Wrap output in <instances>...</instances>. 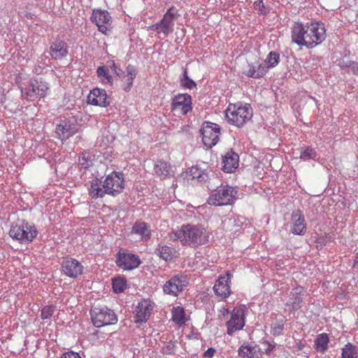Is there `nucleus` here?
Segmentation results:
<instances>
[{
    "mask_svg": "<svg viewBox=\"0 0 358 358\" xmlns=\"http://www.w3.org/2000/svg\"><path fill=\"white\" fill-rule=\"evenodd\" d=\"M326 38L323 23L315 22L306 25L295 22L292 29V40L299 45L313 48L320 44Z\"/></svg>",
    "mask_w": 358,
    "mask_h": 358,
    "instance_id": "f257e3e1",
    "label": "nucleus"
},
{
    "mask_svg": "<svg viewBox=\"0 0 358 358\" xmlns=\"http://www.w3.org/2000/svg\"><path fill=\"white\" fill-rule=\"evenodd\" d=\"M185 178L187 181L196 180L198 182H206L210 178L207 173L199 169L197 166H192L185 173Z\"/></svg>",
    "mask_w": 358,
    "mask_h": 358,
    "instance_id": "b1692460",
    "label": "nucleus"
},
{
    "mask_svg": "<svg viewBox=\"0 0 358 358\" xmlns=\"http://www.w3.org/2000/svg\"><path fill=\"white\" fill-rule=\"evenodd\" d=\"M68 54L66 43L60 38H57L50 45V55L54 59H61Z\"/></svg>",
    "mask_w": 358,
    "mask_h": 358,
    "instance_id": "412c9836",
    "label": "nucleus"
},
{
    "mask_svg": "<svg viewBox=\"0 0 358 358\" xmlns=\"http://www.w3.org/2000/svg\"><path fill=\"white\" fill-rule=\"evenodd\" d=\"M19 87L22 96L29 100L35 101L45 96L49 90V85L41 78L30 79L27 83H20Z\"/></svg>",
    "mask_w": 358,
    "mask_h": 358,
    "instance_id": "39448f33",
    "label": "nucleus"
},
{
    "mask_svg": "<svg viewBox=\"0 0 358 358\" xmlns=\"http://www.w3.org/2000/svg\"><path fill=\"white\" fill-rule=\"evenodd\" d=\"M172 110L185 115L192 110V98L187 94H178L174 97L171 104Z\"/></svg>",
    "mask_w": 358,
    "mask_h": 358,
    "instance_id": "f8f14e48",
    "label": "nucleus"
},
{
    "mask_svg": "<svg viewBox=\"0 0 358 358\" xmlns=\"http://www.w3.org/2000/svg\"><path fill=\"white\" fill-rule=\"evenodd\" d=\"M317 157V152L310 147L301 148L300 152V159L306 161L314 159Z\"/></svg>",
    "mask_w": 358,
    "mask_h": 358,
    "instance_id": "c9c22d12",
    "label": "nucleus"
},
{
    "mask_svg": "<svg viewBox=\"0 0 358 358\" xmlns=\"http://www.w3.org/2000/svg\"><path fill=\"white\" fill-rule=\"evenodd\" d=\"M172 320L177 324H182L185 322V312L182 308L178 306L173 308Z\"/></svg>",
    "mask_w": 358,
    "mask_h": 358,
    "instance_id": "e433bc0d",
    "label": "nucleus"
},
{
    "mask_svg": "<svg viewBox=\"0 0 358 358\" xmlns=\"http://www.w3.org/2000/svg\"><path fill=\"white\" fill-rule=\"evenodd\" d=\"M245 325V316L242 309H234L231 313V318L227 322V334L233 335L236 331L241 330Z\"/></svg>",
    "mask_w": 358,
    "mask_h": 358,
    "instance_id": "4468645a",
    "label": "nucleus"
},
{
    "mask_svg": "<svg viewBox=\"0 0 358 358\" xmlns=\"http://www.w3.org/2000/svg\"><path fill=\"white\" fill-rule=\"evenodd\" d=\"M354 267L358 268V255L356 257V259H355Z\"/></svg>",
    "mask_w": 358,
    "mask_h": 358,
    "instance_id": "4d7b16f0",
    "label": "nucleus"
},
{
    "mask_svg": "<svg viewBox=\"0 0 358 358\" xmlns=\"http://www.w3.org/2000/svg\"><path fill=\"white\" fill-rule=\"evenodd\" d=\"M304 346H305V345L301 342L297 343L296 345V348L299 350H303Z\"/></svg>",
    "mask_w": 358,
    "mask_h": 358,
    "instance_id": "6e6d98bb",
    "label": "nucleus"
},
{
    "mask_svg": "<svg viewBox=\"0 0 358 358\" xmlns=\"http://www.w3.org/2000/svg\"><path fill=\"white\" fill-rule=\"evenodd\" d=\"M289 303L294 310H299L302 306L303 298L301 295L290 296Z\"/></svg>",
    "mask_w": 358,
    "mask_h": 358,
    "instance_id": "a19ab883",
    "label": "nucleus"
},
{
    "mask_svg": "<svg viewBox=\"0 0 358 358\" xmlns=\"http://www.w3.org/2000/svg\"><path fill=\"white\" fill-rule=\"evenodd\" d=\"M231 275L227 273L226 275L220 276L215 282L213 289L217 296L227 298L230 294Z\"/></svg>",
    "mask_w": 358,
    "mask_h": 358,
    "instance_id": "6ab92c4d",
    "label": "nucleus"
},
{
    "mask_svg": "<svg viewBox=\"0 0 358 358\" xmlns=\"http://www.w3.org/2000/svg\"><path fill=\"white\" fill-rule=\"evenodd\" d=\"M76 131V127H72L70 125L59 124L56 127V134L62 141L68 139L73 136Z\"/></svg>",
    "mask_w": 358,
    "mask_h": 358,
    "instance_id": "c756f323",
    "label": "nucleus"
},
{
    "mask_svg": "<svg viewBox=\"0 0 358 358\" xmlns=\"http://www.w3.org/2000/svg\"><path fill=\"white\" fill-rule=\"evenodd\" d=\"M96 73L99 78L101 79V81L105 84L112 85L113 78L109 74L108 69L105 66H99L96 70Z\"/></svg>",
    "mask_w": 358,
    "mask_h": 358,
    "instance_id": "f704fd0d",
    "label": "nucleus"
},
{
    "mask_svg": "<svg viewBox=\"0 0 358 358\" xmlns=\"http://www.w3.org/2000/svg\"><path fill=\"white\" fill-rule=\"evenodd\" d=\"M180 85L187 89H192L196 87L195 82L188 77L187 69L184 70L182 77L180 78Z\"/></svg>",
    "mask_w": 358,
    "mask_h": 358,
    "instance_id": "4c0bfd02",
    "label": "nucleus"
},
{
    "mask_svg": "<svg viewBox=\"0 0 358 358\" xmlns=\"http://www.w3.org/2000/svg\"><path fill=\"white\" fill-rule=\"evenodd\" d=\"M154 172L160 178H164L171 175V167L166 162L159 160L155 164Z\"/></svg>",
    "mask_w": 358,
    "mask_h": 358,
    "instance_id": "bb28decb",
    "label": "nucleus"
},
{
    "mask_svg": "<svg viewBox=\"0 0 358 358\" xmlns=\"http://www.w3.org/2000/svg\"><path fill=\"white\" fill-rule=\"evenodd\" d=\"M62 271L66 276L76 278L82 274L83 266L76 259L66 258L62 262Z\"/></svg>",
    "mask_w": 358,
    "mask_h": 358,
    "instance_id": "ddd939ff",
    "label": "nucleus"
},
{
    "mask_svg": "<svg viewBox=\"0 0 358 358\" xmlns=\"http://www.w3.org/2000/svg\"><path fill=\"white\" fill-rule=\"evenodd\" d=\"M178 15L175 8L172 6L164 15L163 18L159 21L161 27V32L164 34V36H168L173 31L174 20L177 17Z\"/></svg>",
    "mask_w": 358,
    "mask_h": 358,
    "instance_id": "a211bd4d",
    "label": "nucleus"
},
{
    "mask_svg": "<svg viewBox=\"0 0 358 358\" xmlns=\"http://www.w3.org/2000/svg\"><path fill=\"white\" fill-rule=\"evenodd\" d=\"M131 232L140 235L142 237V239L145 241L148 240L151 236L148 224L142 221H136L134 224Z\"/></svg>",
    "mask_w": 358,
    "mask_h": 358,
    "instance_id": "393cba45",
    "label": "nucleus"
},
{
    "mask_svg": "<svg viewBox=\"0 0 358 358\" xmlns=\"http://www.w3.org/2000/svg\"><path fill=\"white\" fill-rule=\"evenodd\" d=\"M303 292V289L302 287H297L290 292V296L301 295Z\"/></svg>",
    "mask_w": 358,
    "mask_h": 358,
    "instance_id": "8fccbe9b",
    "label": "nucleus"
},
{
    "mask_svg": "<svg viewBox=\"0 0 358 358\" xmlns=\"http://www.w3.org/2000/svg\"><path fill=\"white\" fill-rule=\"evenodd\" d=\"M252 115V108L248 103L243 106L230 103L225 110V117L227 122L237 127H242L249 121Z\"/></svg>",
    "mask_w": 358,
    "mask_h": 358,
    "instance_id": "20e7f679",
    "label": "nucleus"
},
{
    "mask_svg": "<svg viewBox=\"0 0 358 358\" xmlns=\"http://www.w3.org/2000/svg\"><path fill=\"white\" fill-rule=\"evenodd\" d=\"M261 344L262 345V350H264L263 352L266 355H270L275 348V344H272L268 341H263Z\"/></svg>",
    "mask_w": 358,
    "mask_h": 358,
    "instance_id": "a18cd8bd",
    "label": "nucleus"
},
{
    "mask_svg": "<svg viewBox=\"0 0 358 358\" xmlns=\"http://www.w3.org/2000/svg\"><path fill=\"white\" fill-rule=\"evenodd\" d=\"M266 73V66L263 64L257 66L248 64V69H245L244 73L248 77L259 78L263 77Z\"/></svg>",
    "mask_w": 358,
    "mask_h": 358,
    "instance_id": "a878e982",
    "label": "nucleus"
},
{
    "mask_svg": "<svg viewBox=\"0 0 358 358\" xmlns=\"http://www.w3.org/2000/svg\"><path fill=\"white\" fill-rule=\"evenodd\" d=\"M55 307L54 306H45L41 310V317L42 320L50 319L55 313Z\"/></svg>",
    "mask_w": 358,
    "mask_h": 358,
    "instance_id": "79ce46f5",
    "label": "nucleus"
},
{
    "mask_svg": "<svg viewBox=\"0 0 358 358\" xmlns=\"http://www.w3.org/2000/svg\"><path fill=\"white\" fill-rule=\"evenodd\" d=\"M161 25H160V23L159 22H157V23H155L154 24H152V26H150L149 27V29L150 30H153V31H157L158 32H161Z\"/></svg>",
    "mask_w": 358,
    "mask_h": 358,
    "instance_id": "864d4df0",
    "label": "nucleus"
},
{
    "mask_svg": "<svg viewBox=\"0 0 358 358\" xmlns=\"http://www.w3.org/2000/svg\"><path fill=\"white\" fill-rule=\"evenodd\" d=\"M127 76H124L126 78L122 84V88L124 91L129 92L133 85V82L136 76V70L134 66L129 64L126 68Z\"/></svg>",
    "mask_w": 358,
    "mask_h": 358,
    "instance_id": "cd10ccee",
    "label": "nucleus"
},
{
    "mask_svg": "<svg viewBox=\"0 0 358 358\" xmlns=\"http://www.w3.org/2000/svg\"><path fill=\"white\" fill-rule=\"evenodd\" d=\"M284 330V323L282 321L276 322L271 324V334L273 336H278L282 334Z\"/></svg>",
    "mask_w": 358,
    "mask_h": 358,
    "instance_id": "ea45409f",
    "label": "nucleus"
},
{
    "mask_svg": "<svg viewBox=\"0 0 358 358\" xmlns=\"http://www.w3.org/2000/svg\"><path fill=\"white\" fill-rule=\"evenodd\" d=\"M141 262L139 257L131 253H118L117 265L124 270H133L137 268Z\"/></svg>",
    "mask_w": 358,
    "mask_h": 358,
    "instance_id": "dca6fc26",
    "label": "nucleus"
},
{
    "mask_svg": "<svg viewBox=\"0 0 358 358\" xmlns=\"http://www.w3.org/2000/svg\"><path fill=\"white\" fill-rule=\"evenodd\" d=\"M280 62V55L277 52L271 51L267 55L265 59V66L266 71L269 68L275 67Z\"/></svg>",
    "mask_w": 358,
    "mask_h": 358,
    "instance_id": "72a5a7b5",
    "label": "nucleus"
},
{
    "mask_svg": "<svg viewBox=\"0 0 358 358\" xmlns=\"http://www.w3.org/2000/svg\"><path fill=\"white\" fill-rule=\"evenodd\" d=\"M291 232L295 235L302 236L306 231V223L301 210H296L291 215Z\"/></svg>",
    "mask_w": 358,
    "mask_h": 358,
    "instance_id": "2eb2a0df",
    "label": "nucleus"
},
{
    "mask_svg": "<svg viewBox=\"0 0 358 358\" xmlns=\"http://www.w3.org/2000/svg\"><path fill=\"white\" fill-rule=\"evenodd\" d=\"M89 194L92 199H96L104 196L105 194H108V191H106V188L103 187L102 181L98 178H95L91 182Z\"/></svg>",
    "mask_w": 358,
    "mask_h": 358,
    "instance_id": "5701e85b",
    "label": "nucleus"
},
{
    "mask_svg": "<svg viewBox=\"0 0 358 358\" xmlns=\"http://www.w3.org/2000/svg\"><path fill=\"white\" fill-rule=\"evenodd\" d=\"M79 165L80 169L86 170L92 165V160L90 157L83 155L79 158Z\"/></svg>",
    "mask_w": 358,
    "mask_h": 358,
    "instance_id": "c03bdc74",
    "label": "nucleus"
},
{
    "mask_svg": "<svg viewBox=\"0 0 358 358\" xmlns=\"http://www.w3.org/2000/svg\"><path fill=\"white\" fill-rule=\"evenodd\" d=\"M113 67L114 73L116 74V76L121 77L122 76H124V72L120 68H117L115 63L113 62Z\"/></svg>",
    "mask_w": 358,
    "mask_h": 358,
    "instance_id": "3c124183",
    "label": "nucleus"
},
{
    "mask_svg": "<svg viewBox=\"0 0 358 358\" xmlns=\"http://www.w3.org/2000/svg\"><path fill=\"white\" fill-rule=\"evenodd\" d=\"M342 358H357L358 353L357 352L356 346L350 343H348L342 348Z\"/></svg>",
    "mask_w": 358,
    "mask_h": 358,
    "instance_id": "473e14b6",
    "label": "nucleus"
},
{
    "mask_svg": "<svg viewBox=\"0 0 358 358\" xmlns=\"http://www.w3.org/2000/svg\"><path fill=\"white\" fill-rule=\"evenodd\" d=\"M125 281L120 278H117L113 280V289L115 293H121L125 289Z\"/></svg>",
    "mask_w": 358,
    "mask_h": 358,
    "instance_id": "58836bf2",
    "label": "nucleus"
},
{
    "mask_svg": "<svg viewBox=\"0 0 358 358\" xmlns=\"http://www.w3.org/2000/svg\"><path fill=\"white\" fill-rule=\"evenodd\" d=\"M238 355L241 358H259L255 348L248 343H243L239 347Z\"/></svg>",
    "mask_w": 358,
    "mask_h": 358,
    "instance_id": "2f4dec72",
    "label": "nucleus"
},
{
    "mask_svg": "<svg viewBox=\"0 0 358 358\" xmlns=\"http://www.w3.org/2000/svg\"><path fill=\"white\" fill-rule=\"evenodd\" d=\"M91 21L97 26L98 30L102 34L108 35L111 32V16L107 10H93Z\"/></svg>",
    "mask_w": 358,
    "mask_h": 358,
    "instance_id": "1a4fd4ad",
    "label": "nucleus"
},
{
    "mask_svg": "<svg viewBox=\"0 0 358 358\" xmlns=\"http://www.w3.org/2000/svg\"><path fill=\"white\" fill-rule=\"evenodd\" d=\"M185 276L176 275L169 279L163 286L164 292L169 295L178 296L187 285Z\"/></svg>",
    "mask_w": 358,
    "mask_h": 358,
    "instance_id": "9b49d317",
    "label": "nucleus"
},
{
    "mask_svg": "<svg viewBox=\"0 0 358 358\" xmlns=\"http://www.w3.org/2000/svg\"><path fill=\"white\" fill-rule=\"evenodd\" d=\"M61 358H81L78 353L71 351L65 352Z\"/></svg>",
    "mask_w": 358,
    "mask_h": 358,
    "instance_id": "49530a36",
    "label": "nucleus"
},
{
    "mask_svg": "<svg viewBox=\"0 0 358 358\" xmlns=\"http://www.w3.org/2000/svg\"><path fill=\"white\" fill-rule=\"evenodd\" d=\"M220 184V179L212 175V178L208 181V187L210 190L215 191L208 199L210 205L220 206L231 204L236 199L237 191L235 188L228 185L218 188L217 185Z\"/></svg>",
    "mask_w": 358,
    "mask_h": 358,
    "instance_id": "7ed1b4c3",
    "label": "nucleus"
},
{
    "mask_svg": "<svg viewBox=\"0 0 358 358\" xmlns=\"http://www.w3.org/2000/svg\"><path fill=\"white\" fill-rule=\"evenodd\" d=\"M173 241H178L182 245L196 248L208 242V234L201 225L184 224L180 229L173 230L169 234Z\"/></svg>",
    "mask_w": 358,
    "mask_h": 358,
    "instance_id": "f03ea898",
    "label": "nucleus"
},
{
    "mask_svg": "<svg viewBox=\"0 0 358 358\" xmlns=\"http://www.w3.org/2000/svg\"><path fill=\"white\" fill-rule=\"evenodd\" d=\"M352 63V60H345V59H343L342 61L340 62L339 63V66H341V69H345V68H348V67H350L351 66V64Z\"/></svg>",
    "mask_w": 358,
    "mask_h": 358,
    "instance_id": "09e8293b",
    "label": "nucleus"
},
{
    "mask_svg": "<svg viewBox=\"0 0 358 358\" xmlns=\"http://www.w3.org/2000/svg\"><path fill=\"white\" fill-rule=\"evenodd\" d=\"M92 322L96 327L114 324L117 322V317L114 311L106 306H94L90 310Z\"/></svg>",
    "mask_w": 358,
    "mask_h": 358,
    "instance_id": "0eeeda50",
    "label": "nucleus"
},
{
    "mask_svg": "<svg viewBox=\"0 0 358 358\" xmlns=\"http://www.w3.org/2000/svg\"><path fill=\"white\" fill-rule=\"evenodd\" d=\"M215 350L213 348H209L205 352L204 357L208 358H212L215 355Z\"/></svg>",
    "mask_w": 358,
    "mask_h": 358,
    "instance_id": "603ef678",
    "label": "nucleus"
},
{
    "mask_svg": "<svg viewBox=\"0 0 358 358\" xmlns=\"http://www.w3.org/2000/svg\"><path fill=\"white\" fill-rule=\"evenodd\" d=\"M38 231L34 225L22 220L20 224L12 226L9 235L22 244H29L36 237Z\"/></svg>",
    "mask_w": 358,
    "mask_h": 358,
    "instance_id": "423d86ee",
    "label": "nucleus"
},
{
    "mask_svg": "<svg viewBox=\"0 0 358 358\" xmlns=\"http://www.w3.org/2000/svg\"><path fill=\"white\" fill-rule=\"evenodd\" d=\"M200 132L203 144L208 148H212L219 141L220 128L217 124L205 122L200 129Z\"/></svg>",
    "mask_w": 358,
    "mask_h": 358,
    "instance_id": "6e6552de",
    "label": "nucleus"
},
{
    "mask_svg": "<svg viewBox=\"0 0 358 358\" xmlns=\"http://www.w3.org/2000/svg\"><path fill=\"white\" fill-rule=\"evenodd\" d=\"M152 306L148 301L140 302L136 307V314L135 316L136 323L145 322L150 316Z\"/></svg>",
    "mask_w": 358,
    "mask_h": 358,
    "instance_id": "4be33fe9",
    "label": "nucleus"
},
{
    "mask_svg": "<svg viewBox=\"0 0 358 358\" xmlns=\"http://www.w3.org/2000/svg\"><path fill=\"white\" fill-rule=\"evenodd\" d=\"M350 68H351V70L354 73H358V62L352 61V63L351 64V66Z\"/></svg>",
    "mask_w": 358,
    "mask_h": 358,
    "instance_id": "5fc2aeb1",
    "label": "nucleus"
},
{
    "mask_svg": "<svg viewBox=\"0 0 358 358\" xmlns=\"http://www.w3.org/2000/svg\"><path fill=\"white\" fill-rule=\"evenodd\" d=\"M256 6L259 7V11L262 14L265 13V6L263 0H257L255 2Z\"/></svg>",
    "mask_w": 358,
    "mask_h": 358,
    "instance_id": "de8ad7c7",
    "label": "nucleus"
},
{
    "mask_svg": "<svg viewBox=\"0 0 358 358\" xmlns=\"http://www.w3.org/2000/svg\"><path fill=\"white\" fill-rule=\"evenodd\" d=\"M103 187L106 188L108 194L115 196L120 194L124 189L123 174L122 173L113 172L106 178Z\"/></svg>",
    "mask_w": 358,
    "mask_h": 358,
    "instance_id": "9d476101",
    "label": "nucleus"
},
{
    "mask_svg": "<svg viewBox=\"0 0 358 358\" xmlns=\"http://www.w3.org/2000/svg\"><path fill=\"white\" fill-rule=\"evenodd\" d=\"M176 350V342L173 341H169L164 343L162 347V353L165 355H171L173 354Z\"/></svg>",
    "mask_w": 358,
    "mask_h": 358,
    "instance_id": "37998d69",
    "label": "nucleus"
},
{
    "mask_svg": "<svg viewBox=\"0 0 358 358\" xmlns=\"http://www.w3.org/2000/svg\"><path fill=\"white\" fill-rule=\"evenodd\" d=\"M87 102L101 107H106L110 104L106 90L99 88H94L90 91L87 96Z\"/></svg>",
    "mask_w": 358,
    "mask_h": 358,
    "instance_id": "f3484780",
    "label": "nucleus"
},
{
    "mask_svg": "<svg viewBox=\"0 0 358 358\" xmlns=\"http://www.w3.org/2000/svg\"><path fill=\"white\" fill-rule=\"evenodd\" d=\"M329 342V338L327 334H320L316 336L314 341L315 349L320 353H324L328 348Z\"/></svg>",
    "mask_w": 358,
    "mask_h": 358,
    "instance_id": "c85d7f7f",
    "label": "nucleus"
},
{
    "mask_svg": "<svg viewBox=\"0 0 358 358\" xmlns=\"http://www.w3.org/2000/svg\"><path fill=\"white\" fill-rule=\"evenodd\" d=\"M238 154L229 150L222 157V169L224 172L231 173L238 167Z\"/></svg>",
    "mask_w": 358,
    "mask_h": 358,
    "instance_id": "aec40b11",
    "label": "nucleus"
},
{
    "mask_svg": "<svg viewBox=\"0 0 358 358\" xmlns=\"http://www.w3.org/2000/svg\"><path fill=\"white\" fill-rule=\"evenodd\" d=\"M155 253L166 262L171 261L174 257L175 250L167 245H159Z\"/></svg>",
    "mask_w": 358,
    "mask_h": 358,
    "instance_id": "7c9ffc66",
    "label": "nucleus"
}]
</instances>
